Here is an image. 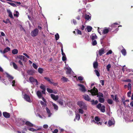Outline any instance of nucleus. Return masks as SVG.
<instances>
[{"label": "nucleus", "instance_id": "20e7f679", "mask_svg": "<svg viewBox=\"0 0 133 133\" xmlns=\"http://www.w3.org/2000/svg\"><path fill=\"white\" fill-rule=\"evenodd\" d=\"M77 105L81 108L84 110H86L87 109V106L82 101H79L77 102Z\"/></svg>", "mask_w": 133, "mask_h": 133}, {"label": "nucleus", "instance_id": "4468645a", "mask_svg": "<svg viewBox=\"0 0 133 133\" xmlns=\"http://www.w3.org/2000/svg\"><path fill=\"white\" fill-rule=\"evenodd\" d=\"M115 123V122L114 119L109 120L108 122V126H110L112 125H114Z\"/></svg>", "mask_w": 133, "mask_h": 133}, {"label": "nucleus", "instance_id": "603ef678", "mask_svg": "<svg viewBox=\"0 0 133 133\" xmlns=\"http://www.w3.org/2000/svg\"><path fill=\"white\" fill-rule=\"evenodd\" d=\"M66 60V55L63 56L62 57V60L63 61H65Z\"/></svg>", "mask_w": 133, "mask_h": 133}, {"label": "nucleus", "instance_id": "4be33fe9", "mask_svg": "<svg viewBox=\"0 0 133 133\" xmlns=\"http://www.w3.org/2000/svg\"><path fill=\"white\" fill-rule=\"evenodd\" d=\"M27 127H25L23 129V130L22 131V132H21V131H17V132L18 133H26L25 131H27Z\"/></svg>", "mask_w": 133, "mask_h": 133}, {"label": "nucleus", "instance_id": "0e129e2a", "mask_svg": "<svg viewBox=\"0 0 133 133\" xmlns=\"http://www.w3.org/2000/svg\"><path fill=\"white\" fill-rule=\"evenodd\" d=\"M10 4L11 5H12V6H13L14 7H16L17 6L16 4L13 3H10Z\"/></svg>", "mask_w": 133, "mask_h": 133}, {"label": "nucleus", "instance_id": "4d7b16f0", "mask_svg": "<svg viewBox=\"0 0 133 133\" xmlns=\"http://www.w3.org/2000/svg\"><path fill=\"white\" fill-rule=\"evenodd\" d=\"M114 99L115 101L116 102H118L119 101L118 100V98L117 97V95H115V97L114 98Z\"/></svg>", "mask_w": 133, "mask_h": 133}, {"label": "nucleus", "instance_id": "bb28decb", "mask_svg": "<svg viewBox=\"0 0 133 133\" xmlns=\"http://www.w3.org/2000/svg\"><path fill=\"white\" fill-rule=\"evenodd\" d=\"M10 49L8 47H6V48L4 49V51H3V54H4L5 53L8 52V51H10Z\"/></svg>", "mask_w": 133, "mask_h": 133}, {"label": "nucleus", "instance_id": "5fc2aeb1", "mask_svg": "<svg viewBox=\"0 0 133 133\" xmlns=\"http://www.w3.org/2000/svg\"><path fill=\"white\" fill-rule=\"evenodd\" d=\"M32 65L33 67L36 69H37L38 68V66L37 65L34 63H33Z\"/></svg>", "mask_w": 133, "mask_h": 133}, {"label": "nucleus", "instance_id": "72a5a7b5", "mask_svg": "<svg viewBox=\"0 0 133 133\" xmlns=\"http://www.w3.org/2000/svg\"><path fill=\"white\" fill-rule=\"evenodd\" d=\"M14 15L15 16L17 17L19 16V13L18 11H16L14 12Z\"/></svg>", "mask_w": 133, "mask_h": 133}, {"label": "nucleus", "instance_id": "a18cd8bd", "mask_svg": "<svg viewBox=\"0 0 133 133\" xmlns=\"http://www.w3.org/2000/svg\"><path fill=\"white\" fill-rule=\"evenodd\" d=\"M94 71L96 74V75H97V76L98 77H99L100 76V74L99 73V72L97 70H94Z\"/></svg>", "mask_w": 133, "mask_h": 133}, {"label": "nucleus", "instance_id": "9b49d317", "mask_svg": "<svg viewBox=\"0 0 133 133\" xmlns=\"http://www.w3.org/2000/svg\"><path fill=\"white\" fill-rule=\"evenodd\" d=\"M78 85L79 87V90L82 92H84L86 91L84 85L81 84H78Z\"/></svg>", "mask_w": 133, "mask_h": 133}, {"label": "nucleus", "instance_id": "79ce46f5", "mask_svg": "<svg viewBox=\"0 0 133 133\" xmlns=\"http://www.w3.org/2000/svg\"><path fill=\"white\" fill-rule=\"evenodd\" d=\"M78 111L79 113L80 114H83L84 112V111L82 108H79L78 109Z\"/></svg>", "mask_w": 133, "mask_h": 133}, {"label": "nucleus", "instance_id": "5701e85b", "mask_svg": "<svg viewBox=\"0 0 133 133\" xmlns=\"http://www.w3.org/2000/svg\"><path fill=\"white\" fill-rule=\"evenodd\" d=\"M7 11L8 13L9 16L11 18H13V17L12 14L10 10L9 9H7Z\"/></svg>", "mask_w": 133, "mask_h": 133}, {"label": "nucleus", "instance_id": "13d9d810", "mask_svg": "<svg viewBox=\"0 0 133 133\" xmlns=\"http://www.w3.org/2000/svg\"><path fill=\"white\" fill-rule=\"evenodd\" d=\"M59 44L61 45V51L62 53L63 52V46H62V43H61V42H59Z\"/></svg>", "mask_w": 133, "mask_h": 133}, {"label": "nucleus", "instance_id": "e2e57ef3", "mask_svg": "<svg viewBox=\"0 0 133 133\" xmlns=\"http://www.w3.org/2000/svg\"><path fill=\"white\" fill-rule=\"evenodd\" d=\"M77 32L78 34L81 35L82 34V32L81 31L77 29Z\"/></svg>", "mask_w": 133, "mask_h": 133}, {"label": "nucleus", "instance_id": "864d4df0", "mask_svg": "<svg viewBox=\"0 0 133 133\" xmlns=\"http://www.w3.org/2000/svg\"><path fill=\"white\" fill-rule=\"evenodd\" d=\"M112 53V51L110 50H109L106 53V55H108L109 54H111Z\"/></svg>", "mask_w": 133, "mask_h": 133}, {"label": "nucleus", "instance_id": "052dcab7", "mask_svg": "<svg viewBox=\"0 0 133 133\" xmlns=\"http://www.w3.org/2000/svg\"><path fill=\"white\" fill-rule=\"evenodd\" d=\"M44 78L46 80L49 81V82L50 83H52V82L50 81V79L48 77H45Z\"/></svg>", "mask_w": 133, "mask_h": 133}, {"label": "nucleus", "instance_id": "0eeeda50", "mask_svg": "<svg viewBox=\"0 0 133 133\" xmlns=\"http://www.w3.org/2000/svg\"><path fill=\"white\" fill-rule=\"evenodd\" d=\"M38 30L36 28L31 32L30 34L33 37H35L38 35Z\"/></svg>", "mask_w": 133, "mask_h": 133}, {"label": "nucleus", "instance_id": "a878e982", "mask_svg": "<svg viewBox=\"0 0 133 133\" xmlns=\"http://www.w3.org/2000/svg\"><path fill=\"white\" fill-rule=\"evenodd\" d=\"M86 29L87 31L88 32H91L92 29V28L90 26H88L87 27Z\"/></svg>", "mask_w": 133, "mask_h": 133}, {"label": "nucleus", "instance_id": "aec40b11", "mask_svg": "<svg viewBox=\"0 0 133 133\" xmlns=\"http://www.w3.org/2000/svg\"><path fill=\"white\" fill-rule=\"evenodd\" d=\"M45 109L48 115V117H50L52 114L51 113L50 110L47 107Z\"/></svg>", "mask_w": 133, "mask_h": 133}, {"label": "nucleus", "instance_id": "1a4fd4ad", "mask_svg": "<svg viewBox=\"0 0 133 133\" xmlns=\"http://www.w3.org/2000/svg\"><path fill=\"white\" fill-rule=\"evenodd\" d=\"M95 121L93 120L92 121V122H94L95 124H97L98 125H100L102 124L101 122H99L100 120V118L96 116L95 118Z\"/></svg>", "mask_w": 133, "mask_h": 133}, {"label": "nucleus", "instance_id": "37998d69", "mask_svg": "<svg viewBox=\"0 0 133 133\" xmlns=\"http://www.w3.org/2000/svg\"><path fill=\"white\" fill-rule=\"evenodd\" d=\"M40 88L41 89H42V90H45V87L44 85L42 84H41V85L40 87Z\"/></svg>", "mask_w": 133, "mask_h": 133}, {"label": "nucleus", "instance_id": "393cba45", "mask_svg": "<svg viewBox=\"0 0 133 133\" xmlns=\"http://www.w3.org/2000/svg\"><path fill=\"white\" fill-rule=\"evenodd\" d=\"M90 14H86L85 16V19L87 20H90L91 19V17Z\"/></svg>", "mask_w": 133, "mask_h": 133}, {"label": "nucleus", "instance_id": "f704fd0d", "mask_svg": "<svg viewBox=\"0 0 133 133\" xmlns=\"http://www.w3.org/2000/svg\"><path fill=\"white\" fill-rule=\"evenodd\" d=\"M91 101L92 102V104L93 105L96 104L98 103V101L97 100L95 101L94 100H92V101L91 100Z\"/></svg>", "mask_w": 133, "mask_h": 133}, {"label": "nucleus", "instance_id": "c03bdc74", "mask_svg": "<svg viewBox=\"0 0 133 133\" xmlns=\"http://www.w3.org/2000/svg\"><path fill=\"white\" fill-rule=\"evenodd\" d=\"M12 64L14 68L16 69H17V65L14 62H13Z\"/></svg>", "mask_w": 133, "mask_h": 133}, {"label": "nucleus", "instance_id": "c85d7f7f", "mask_svg": "<svg viewBox=\"0 0 133 133\" xmlns=\"http://www.w3.org/2000/svg\"><path fill=\"white\" fill-rule=\"evenodd\" d=\"M93 67L94 68L96 69L97 68L98 66V63L97 62H95L93 63Z\"/></svg>", "mask_w": 133, "mask_h": 133}, {"label": "nucleus", "instance_id": "ea45409f", "mask_svg": "<svg viewBox=\"0 0 133 133\" xmlns=\"http://www.w3.org/2000/svg\"><path fill=\"white\" fill-rule=\"evenodd\" d=\"M131 86H132L131 84L130 83H128V89L130 91H131Z\"/></svg>", "mask_w": 133, "mask_h": 133}, {"label": "nucleus", "instance_id": "a19ab883", "mask_svg": "<svg viewBox=\"0 0 133 133\" xmlns=\"http://www.w3.org/2000/svg\"><path fill=\"white\" fill-rule=\"evenodd\" d=\"M55 39L56 40H58L59 38V36L58 33H57L55 35Z\"/></svg>", "mask_w": 133, "mask_h": 133}, {"label": "nucleus", "instance_id": "de8ad7c7", "mask_svg": "<svg viewBox=\"0 0 133 133\" xmlns=\"http://www.w3.org/2000/svg\"><path fill=\"white\" fill-rule=\"evenodd\" d=\"M92 45H95L97 44V41L95 40H92Z\"/></svg>", "mask_w": 133, "mask_h": 133}, {"label": "nucleus", "instance_id": "f3484780", "mask_svg": "<svg viewBox=\"0 0 133 133\" xmlns=\"http://www.w3.org/2000/svg\"><path fill=\"white\" fill-rule=\"evenodd\" d=\"M66 69L67 70L66 71V73L67 74H71L72 72L71 68L69 66L67 67L66 68Z\"/></svg>", "mask_w": 133, "mask_h": 133}, {"label": "nucleus", "instance_id": "4c0bfd02", "mask_svg": "<svg viewBox=\"0 0 133 133\" xmlns=\"http://www.w3.org/2000/svg\"><path fill=\"white\" fill-rule=\"evenodd\" d=\"M107 102L109 104H112L113 103L112 100L111 99H108L107 100Z\"/></svg>", "mask_w": 133, "mask_h": 133}, {"label": "nucleus", "instance_id": "338daca9", "mask_svg": "<svg viewBox=\"0 0 133 133\" xmlns=\"http://www.w3.org/2000/svg\"><path fill=\"white\" fill-rule=\"evenodd\" d=\"M102 30L101 29H98V33L101 35H102L101 34V31H102Z\"/></svg>", "mask_w": 133, "mask_h": 133}, {"label": "nucleus", "instance_id": "3c124183", "mask_svg": "<svg viewBox=\"0 0 133 133\" xmlns=\"http://www.w3.org/2000/svg\"><path fill=\"white\" fill-rule=\"evenodd\" d=\"M47 91L50 93H52L53 92V91L51 89L48 88H47L46 89Z\"/></svg>", "mask_w": 133, "mask_h": 133}, {"label": "nucleus", "instance_id": "e433bc0d", "mask_svg": "<svg viewBox=\"0 0 133 133\" xmlns=\"http://www.w3.org/2000/svg\"><path fill=\"white\" fill-rule=\"evenodd\" d=\"M61 80L64 82L68 81V79L64 77H63L61 79Z\"/></svg>", "mask_w": 133, "mask_h": 133}, {"label": "nucleus", "instance_id": "2eb2a0df", "mask_svg": "<svg viewBox=\"0 0 133 133\" xmlns=\"http://www.w3.org/2000/svg\"><path fill=\"white\" fill-rule=\"evenodd\" d=\"M42 99L43 101H40V103L43 106H45L46 105V101L43 97H42Z\"/></svg>", "mask_w": 133, "mask_h": 133}, {"label": "nucleus", "instance_id": "412c9836", "mask_svg": "<svg viewBox=\"0 0 133 133\" xmlns=\"http://www.w3.org/2000/svg\"><path fill=\"white\" fill-rule=\"evenodd\" d=\"M58 102L59 104L61 105H66V104L65 101L62 99L59 100Z\"/></svg>", "mask_w": 133, "mask_h": 133}, {"label": "nucleus", "instance_id": "2f4dec72", "mask_svg": "<svg viewBox=\"0 0 133 133\" xmlns=\"http://www.w3.org/2000/svg\"><path fill=\"white\" fill-rule=\"evenodd\" d=\"M52 104L54 107L55 110H57L58 109V106L55 104L53 103H52Z\"/></svg>", "mask_w": 133, "mask_h": 133}, {"label": "nucleus", "instance_id": "69168bd1", "mask_svg": "<svg viewBox=\"0 0 133 133\" xmlns=\"http://www.w3.org/2000/svg\"><path fill=\"white\" fill-rule=\"evenodd\" d=\"M23 57H24V56L22 55H19L18 57V58L21 59H22Z\"/></svg>", "mask_w": 133, "mask_h": 133}, {"label": "nucleus", "instance_id": "bf43d9fd", "mask_svg": "<svg viewBox=\"0 0 133 133\" xmlns=\"http://www.w3.org/2000/svg\"><path fill=\"white\" fill-rule=\"evenodd\" d=\"M83 77L81 76H79L78 77V79L80 81H82L83 79Z\"/></svg>", "mask_w": 133, "mask_h": 133}, {"label": "nucleus", "instance_id": "6e6d98bb", "mask_svg": "<svg viewBox=\"0 0 133 133\" xmlns=\"http://www.w3.org/2000/svg\"><path fill=\"white\" fill-rule=\"evenodd\" d=\"M102 106L101 104V103H99L97 105V107L98 109H99Z\"/></svg>", "mask_w": 133, "mask_h": 133}, {"label": "nucleus", "instance_id": "f03ea898", "mask_svg": "<svg viewBox=\"0 0 133 133\" xmlns=\"http://www.w3.org/2000/svg\"><path fill=\"white\" fill-rule=\"evenodd\" d=\"M88 91L90 92L91 94L93 96L97 95V97L99 98L103 97V95L101 93H98V91L97 89L95 88L94 87L92 89L90 90H89Z\"/></svg>", "mask_w": 133, "mask_h": 133}, {"label": "nucleus", "instance_id": "8fccbe9b", "mask_svg": "<svg viewBox=\"0 0 133 133\" xmlns=\"http://www.w3.org/2000/svg\"><path fill=\"white\" fill-rule=\"evenodd\" d=\"M43 69L40 68H39L38 69V71L40 74H42L43 72Z\"/></svg>", "mask_w": 133, "mask_h": 133}, {"label": "nucleus", "instance_id": "7c9ffc66", "mask_svg": "<svg viewBox=\"0 0 133 133\" xmlns=\"http://www.w3.org/2000/svg\"><path fill=\"white\" fill-rule=\"evenodd\" d=\"M90 38L93 40L97 38V36L95 34H92V35L90 37Z\"/></svg>", "mask_w": 133, "mask_h": 133}, {"label": "nucleus", "instance_id": "dca6fc26", "mask_svg": "<svg viewBox=\"0 0 133 133\" xmlns=\"http://www.w3.org/2000/svg\"><path fill=\"white\" fill-rule=\"evenodd\" d=\"M50 96L52 99L55 101L57 100L58 98V96H55V95L53 94H51Z\"/></svg>", "mask_w": 133, "mask_h": 133}, {"label": "nucleus", "instance_id": "a211bd4d", "mask_svg": "<svg viewBox=\"0 0 133 133\" xmlns=\"http://www.w3.org/2000/svg\"><path fill=\"white\" fill-rule=\"evenodd\" d=\"M3 115L4 117L6 118H9L10 117L9 113L6 112H4L3 113Z\"/></svg>", "mask_w": 133, "mask_h": 133}, {"label": "nucleus", "instance_id": "f8f14e48", "mask_svg": "<svg viewBox=\"0 0 133 133\" xmlns=\"http://www.w3.org/2000/svg\"><path fill=\"white\" fill-rule=\"evenodd\" d=\"M109 28H105L102 30V33L104 35L107 34L110 30Z\"/></svg>", "mask_w": 133, "mask_h": 133}, {"label": "nucleus", "instance_id": "09e8293b", "mask_svg": "<svg viewBox=\"0 0 133 133\" xmlns=\"http://www.w3.org/2000/svg\"><path fill=\"white\" fill-rule=\"evenodd\" d=\"M3 22L6 24H7L10 22V21L8 19H6L5 21L3 20Z\"/></svg>", "mask_w": 133, "mask_h": 133}, {"label": "nucleus", "instance_id": "9d476101", "mask_svg": "<svg viewBox=\"0 0 133 133\" xmlns=\"http://www.w3.org/2000/svg\"><path fill=\"white\" fill-rule=\"evenodd\" d=\"M22 97L26 101L30 103L31 102L30 97L29 96L25 94H23V93Z\"/></svg>", "mask_w": 133, "mask_h": 133}, {"label": "nucleus", "instance_id": "cd10ccee", "mask_svg": "<svg viewBox=\"0 0 133 133\" xmlns=\"http://www.w3.org/2000/svg\"><path fill=\"white\" fill-rule=\"evenodd\" d=\"M121 47H122L123 49L121 51V52L122 54L124 56H125L126 55V50L123 48V46H122Z\"/></svg>", "mask_w": 133, "mask_h": 133}, {"label": "nucleus", "instance_id": "b1692460", "mask_svg": "<svg viewBox=\"0 0 133 133\" xmlns=\"http://www.w3.org/2000/svg\"><path fill=\"white\" fill-rule=\"evenodd\" d=\"M80 118V115L78 113H76V116L75 118L74 119V121H75L76 120L79 121Z\"/></svg>", "mask_w": 133, "mask_h": 133}, {"label": "nucleus", "instance_id": "6ab92c4d", "mask_svg": "<svg viewBox=\"0 0 133 133\" xmlns=\"http://www.w3.org/2000/svg\"><path fill=\"white\" fill-rule=\"evenodd\" d=\"M36 94L37 96H38L39 98H42V97H42V94L41 91H37V92H36Z\"/></svg>", "mask_w": 133, "mask_h": 133}, {"label": "nucleus", "instance_id": "7ed1b4c3", "mask_svg": "<svg viewBox=\"0 0 133 133\" xmlns=\"http://www.w3.org/2000/svg\"><path fill=\"white\" fill-rule=\"evenodd\" d=\"M6 76L8 78L9 81L12 84V86H15L16 85L15 81L12 80L14 79L13 77L8 73H6Z\"/></svg>", "mask_w": 133, "mask_h": 133}, {"label": "nucleus", "instance_id": "49530a36", "mask_svg": "<svg viewBox=\"0 0 133 133\" xmlns=\"http://www.w3.org/2000/svg\"><path fill=\"white\" fill-rule=\"evenodd\" d=\"M111 67V65L110 64H109L107 66V69L108 71H109L110 70V69Z\"/></svg>", "mask_w": 133, "mask_h": 133}, {"label": "nucleus", "instance_id": "680f3d73", "mask_svg": "<svg viewBox=\"0 0 133 133\" xmlns=\"http://www.w3.org/2000/svg\"><path fill=\"white\" fill-rule=\"evenodd\" d=\"M131 92L130 90L129 92L127 93V95L128 97H131L130 95L131 94Z\"/></svg>", "mask_w": 133, "mask_h": 133}, {"label": "nucleus", "instance_id": "39448f33", "mask_svg": "<svg viewBox=\"0 0 133 133\" xmlns=\"http://www.w3.org/2000/svg\"><path fill=\"white\" fill-rule=\"evenodd\" d=\"M29 80L32 84L36 85H38V82L37 80L33 77H30Z\"/></svg>", "mask_w": 133, "mask_h": 133}, {"label": "nucleus", "instance_id": "ddd939ff", "mask_svg": "<svg viewBox=\"0 0 133 133\" xmlns=\"http://www.w3.org/2000/svg\"><path fill=\"white\" fill-rule=\"evenodd\" d=\"M83 97L84 99L88 101H91V98H90L89 96L87 94L84 95L83 96Z\"/></svg>", "mask_w": 133, "mask_h": 133}, {"label": "nucleus", "instance_id": "423d86ee", "mask_svg": "<svg viewBox=\"0 0 133 133\" xmlns=\"http://www.w3.org/2000/svg\"><path fill=\"white\" fill-rule=\"evenodd\" d=\"M105 53V50L103 48H102L96 51L97 56L98 57V56H101L102 55Z\"/></svg>", "mask_w": 133, "mask_h": 133}, {"label": "nucleus", "instance_id": "473e14b6", "mask_svg": "<svg viewBox=\"0 0 133 133\" xmlns=\"http://www.w3.org/2000/svg\"><path fill=\"white\" fill-rule=\"evenodd\" d=\"M99 98V102L101 103H103L104 101V99L103 97Z\"/></svg>", "mask_w": 133, "mask_h": 133}, {"label": "nucleus", "instance_id": "58836bf2", "mask_svg": "<svg viewBox=\"0 0 133 133\" xmlns=\"http://www.w3.org/2000/svg\"><path fill=\"white\" fill-rule=\"evenodd\" d=\"M118 25V24L117 23H115L113 24H112L111 25V26L112 27V28H115L117 27V25Z\"/></svg>", "mask_w": 133, "mask_h": 133}, {"label": "nucleus", "instance_id": "f257e3e1", "mask_svg": "<svg viewBox=\"0 0 133 133\" xmlns=\"http://www.w3.org/2000/svg\"><path fill=\"white\" fill-rule=\"evenodd\" d=\"M16 124L18 126H21L24 124L30 127L34 126L33 124L29 121H26L24 119L17 118L16 119Z\"/></svg>", "mask_w": 133, "mask_h": 133}, {"label": "nucleus", "instance_id": "c9c22d12", "mask_svg": "<svg viewBox=\"0 0 133 133\" xmlns=\"http://www.w3.org/2000/svg\"><path fill=\"white\" fill-rule=\"evenodd\" d=\"M18 52V51L16 49H14L12 51V53L14 54H16Z\"/></svg>", "mask_w": 133, "mask_h": 133}, {"label": "nucleus", "instance_id": "6e6552de", "mask_svg": "<svg viewBox=\"0 0 133 133\" xmlns=\"http://www.w3.org/2000/svg\"><path fill=\"white\" fill-rule=\"evenodd\" d=\"M33 127H34L36 128V129H34L33 128H28V129L30 131H32V132H34L38 130H40L42 129V127H38L37 126H36L34 125Z\"/></svg>", "mask_w": 133, "mask_h": 133}, {"label": "nucleus", "instance_id": "774afa93", "mask_svg": "<svg viewBox=\"0 0 133 133\" xmlns=\"http://www.w3.org/2000/svg\"><path fill=\"white\" fill-rule=\"evenodd\" d=\"M23 55L26 56L27 58H30L29 56H28L26 53H23Z\"/></svg>", "mask_w": 133, "mask_h": 133}, {"label": "nucleus", "instance_id": "c756f323", "mask_svg": "<svg viewBox=\"0 0 133 133\" xmlns=\"http://www.w3.org/2000/svg\"><path fill=\"white\" fill-rule=\"evenodd\" d=\"M105 106L104 105H102L100 109L99 110H101V112H104L105 111Z\"/></svg>", "mask_w": 133, "mask_h": 133}]
</instances>
